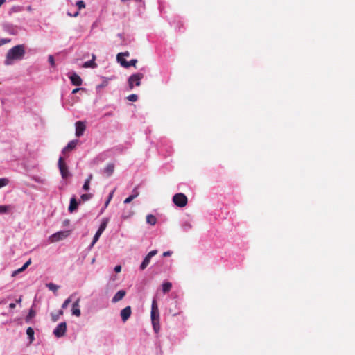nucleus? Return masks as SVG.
<instances>
[{"label":"nucleus","instance_id":"1","mask_svg":"<svg viewBox=\"0 0 355 355\" xmlns=\"http://www.w3.org/2000/svg\"><path fill=\"white\" fill-rule=\"evenodd\" d=\"M25 54L24 45H17L11 48L7 53L5 60V64H12L15 60H21Z\"/></svg>","mask_w":355,"mask_h":355},{"label":"nucleus","instance_id":"2","mask_svg":"<svg viewBox=\"0 0 355 355\" xmlns=\"http://www.w3.org/2000/svg\"><path fill=\"white\" fill-rule=\"evenodd\" d=\"M144 78V74L141 73H137L131 75L128 80V85L130 89L134 87V85L139 86L141 85V80Z\"/></svg>","mask_w":355,"mask_h":355},{"label":"nucleus","instance_id":"3","mask_svg":"<svg viewBox=\"0 0 355 355\" xmlns=\"http://www.w3.org/2000/svg\"><path fill=\"white\" fill-rule=\"evenodd\" d=\"M187 201V197L182 193H176L173 197V203L179 207H183L186 206Z\"/></svg>","mask_w":355,"mask_h":355},{"label":"nucleus","instance_id":"4","mask_svg":"<svg viewBox=\"0 0 355 355\" xmlns=\"http://www.w3.org/2000/svg\"><path fill=\"white\" fill-rule=\"evenodd\" d=\"M69 231H59L50 236L49 240L52 243L58 242L67 238L69 236Z\"/></svg>","mask_w":355,"mask_h":355},{"label":"nucleus","instance_id":"5","mask_svg":"<svg viewBox=\"0 0 355 355\" xmlns=\"http://www.w3.org/2000/svg\"><path fill=\"white\" fill-rule=\"evenodd\" d=\"M67 331V323L65 322H60L53 330V334L57 338L64 336Z\"/></svg>","mask_w":355,"mask_h":355},{"label":"nucleus","instance_id":"6","mask_svg":"<svg viewBox=\"0 0 355 355\" xmlns=\"http://www.w3.org/2000/svg\"><path fill=\"white\" fill-rule=\"evenodd\" d=\"M150 318L151 321L159 320V309L155 299H153L152 302Z\"/></svg>","mask_w":355,"mask_h":355},{"label":"nucleus","instance_id":"7","mask_svg":"<svg viewBox=\"0 0 355 355\" xmlns=\"http://www.w3.org/2000/svg\"><path fill=\"white\" fill-rule=\"evenodd\" d=\"M157 254V250H153L144 257L143 261L140 265V270H144L150 263L151 258Z\"/></svg>","mask_w":355,"mask_h":355},{"label":"nucleus","instance_id":"8","mask_svg":"<svg viewBox=\"0 0 355 355\" xmlns=\"http://www.w3.org/2000/svg\"><path fill=\"white\" fill-rule=\"evenodd\" d=\"M58 168L62 178L66 179L69 176V172L66 164L63 162V159L60 157L58 160Z\"/></svg>","mask_w":355,"mask_h":355},{"label":"nucleus","instance_id":"9","mask_svg":"<svg viewBox=\"0 0 355 355\" xmlns=\"http://www.w3.org/2000/svg\"><path fill=\"white\" fill-rule=\"evenodd\" d=\"M86 128L85 123L83 121H78L76 123V135L80 137L83 135Z\"/></svg>","mask_w":355,"mask_h":355},{"label":"nucleus","instance_id":"10","mask_svg":"<svg viewBox=\"0 0 355 355\" xmlns=\"http://www.w3.org/2000/svg\"><path fill=\"white\" fill-rule=\"evenodd\" d=\"M69 78L73 85L80 86L82 85L83 80L75 72L69 73Z\"/></svg>","mask_w":355,"mask_h":355},{"label":"nucleus","instance_id":"11","mask_svg":"<svg viewBox=\"0 0 355 355\" xmlns=\"http://www.w3.org/2000/svg\"><path fill=\"white\" fill-rule=\"evenodd\" d=\"M131 307L130 306H126L121 311V317L123 322H125L131 315Z\"/></svg>","mask_w":355,"mask_h":355},{"label":"nucleus","instance_id":"12","mask_svg":"<svg viewBox=\"0 0 355 355\" xmlns=\"http://www.w3.org/2000/svg\"><path fill=\"white\" fill-rule=\"evenodd\" d=\"M80 298H78L76 302H73L72 304V309L71 312L72 315H76V317H79L81 314L80 309Z\"/></svg>","mask_w":355,"mask_h":355},{"label":"nucleus","instance_id":"13","mask_svg":"<svg viewBox=\"0 0 355 355\" xmlns=\"http://www.w3.org/2000/svg\"><path fill=\"white\" fill-rule=\"evenodd\" d=\"M126 295V291L125 290H119L114 295L112 299V303H116L121 300Z\"/></svg>","mask_w":355,"mask_h":355},{"label":"nucleus","instance_id":"14","mask_svg":"<svg viewBox=\"0 0 355 355\" xmlns=\"http://www.w3.org/2000/svg\"><path fill=\"white\" fill-rule=\"evenodd\" d=\"M77 139L71 140L68 144L62 149V153H65L67 151L71 150L75 148L78 143Z\"/></svg>","mask_w":355,"mask_h":355},{"label":"nucleus","instance_id":"15","mask_svg":"<svg viewBox=\"0 0 355 355\" xmlns=\"http://www.w3.org/2000/svg\"><path fill=\"white\" fill-rule=\"evenodd\" d=\"M78 206V203L75 196L72 197L70 200V204H69V206L68 208L69 211L72 213L73 211L77 209Z\"/></svg>","mask_w":355,"mask_h":355},{"label":"nucleus","instance_id":"16","mask_svg":"<svg viewBox=\"0 0 355 355\" xmlns=\"http://www.w3.org/2000/svg\"><path fill=\"white\" fill-rule=\"evenodd\" d=\"M96 56L95 55L92 54V59L91 60L85 62L83 67L85 68H96L97 64L95 62Z\"/></svg>","mask_w":355,"mask_h":355},{"label":"nucleus","instance_id":"17","mask_svg":"<svg viewBox=\"0 0 355 355\" xmlns=\"http://www.w3.org/2000/svg\"><path fill=\"white\" fill-rule=\"evenodd\" d=\"M114 170V164H108L103 169L104 173L107 175V176H110L112 175Z\"/></svg>","mask_w":355,"mask_h":355},{"label":"nucleus","instance_id":"18","mask_svg":"<svg viewBox=\"0 0 355 355\" xmlns=\"http://www.w3.org/2000/svg\"><path fill=\"white\" fill-rule=\"evenodd\" d=\"M109 221H110V218H102L101 225H100L98 230L101 232H103L104 230L106 229L107 225Z\"/></svg>","mask_w":355,"mask_h":355},{"label":"nucleus","instance_id":"19","mask_svg":"<svg viewBox=\"0 0 355 355\" xmlns=\"http://www.w3.org/2000/svg\"><path fill=\"white\" fill-rule=\"evenodd\" d=\"M181 227L183 231L189 232L192 228V225L189 220H183Z\"/></svg>","mask_w":355,"mask_h":355},{"label":"nucleus","instance_id":"20","mask_svg":"<svg viewBox=\"0 0 355 355\" xmlns=\"http://www.w3.org/2000/svg\"><path fill=\"white\" fill-rule=\"evenodd\" d=\"M31 263V259H29L24 265L21 268L15 270L13 272H12V276H15L17 274L24 271L30 264Z\"/></svg>","mask_w":355,"mask_h":355},{"label":"nucleus","instance_id":"21","mask_svg":"<svg viewBox=\"0 0 355 355\" xmlns=\"http://www.w3.org/2000/svg\"><path fill=\"white\" fill-rule=\"evenodd\" d=\"M146 223L151 225H155L157 223L156 217L153 214H148L146 216Z\"/></svg>","mask_w":355,"mask_h":355},{"label":"nucleus","instance_id":"22","mask_svg":"<svg viewBox=\"0 0 355 355\" xmlns=\"http://www.w3.org/2000/svg\"><path fill=\"white\" fill-rule=\"evenodd\" d=\"M103 234V232L97 230L96 234H94V237H93V240H92V242L90 245V248H92L94 246V245L98 241V240L99 239L101 235Z\"/></svg>","mask_w":355,"mask_h":355},{"label":"nucleus","instance_id":"23","mask_svg":"<svg viewBox=\"0 0 355 355\" xmlns=\"http://www.w3.org/2000/svg\"><path fill=\"white\" fill-rule=\"evenodd\" d=\"M172 287L171 282H166L162 284V291L164 293H168Z\"/></svg>","mask_w":355,"mask_h":355},{"label":"nucleus","instance_id":"24","mask_svg":"<svg viewBox=\"0 0 355 355\" xmlns=\"http://www.w3.org/2000/svg\"><path fill=\"white\" fill-rule=\"evenodd\" d=\"M26 334L31 342L34 340V330L32 327L27 328Z\"/></svg>","mask_w":355,"mask_h":355},{"label":"nucleus","instance_id":"25","mask_svg":"<svg viewBox=\"0 0 355 355\" xmlns=\"http://www.w3.org/2000/svg\"><path fill=\"white\" fill-rule=\"evenodd\" d=\"M137 62V60L136 59H132L130 61H124V63L123 64V67L125 68H128L131 66H135L136 63Z\"/></svg>","mask_w":355,"mask_h":355},{"label":"nucleus","instance_id":"26","mask_svg":"<svg viewBox=\"0 0 355 355\" xmlns=\"http://www.w3.org/2000/svg\"><path fill=\"white\" fill-rule=\"evenodd\" d=\"M153 330L155 333H158L160 330L159 320L151 321Z\"/></svg>","mask_w":355,"mask_h":355},{"label":"nucleus","instance_id":"27","mask_svg":"<svg viewBox=\"0 0 355 355\" xmlns=\"http://www.w3.org/2000/svg\"><path fill=\"white\" fill-rule=\"evenodd\" d=\"M10 207V205H0V214H7Z\"/></svg>","mask_w":355,"mask_h":355},{"label":"nucleus","instance_id":"28","mask_svg":"<svg viewBox=\"0 0 355 355\" xmlns=\"http://www.w3.org/2000/svg\"><path fill=\"white\" fill-rule=\"evenodd\" d=\"M9 182H10V180L7 178H0V189L8 185L9 184Z\"/></svg>","mask_w":355,"mask_h":355},{"label":"nucleus","instance_id":"29","mask_svg":"<svg viewBox=\"0 0 355 355\" xmlns=\"http://www.w3.org/2000/svg\"><path fill=\"white\" fill-rule=\"evenodd\" d=\"M46 287L53 291V292H56L57 290L58 289L59 286L53 283H49L46 284Z\"/></svg>","mask_w":355,"mask_h":355},{"label":"nucleus","instance_id":"30","mask_svg":"<svg viewBox=\"0 0 355 355\" xmlns=\"http://www.w3.org/2000/svg\"><path fill=\"white\" fill-rule=\"evenodd\" d=\"M63 315V311L62 310H60L58 313V314H51V317H52V320L53 322H56L60 316L62 315Z\"/></svg>","mask_w":355,"mask_h":355},{"label":"nucleus","instance_id":"31","mask_svg":"<svg viewBox=\"0 0 355 355\" xmlns=\"http://www.w3.org/2000/svg\"><path fill=\"white\" fill-rule=\"evenodd\" d=\"M92 198V194H91V193H85V194H82L80 196V199L83 202L89 200Z\"/></svg>","mask_w":355,"mask_h":355},{"label":"nucleus","instance_id":"32","mask_svg":"<svg viewBox=\"0 0 355 355\" xmlns=\"http://www.w3.org/2000/svg\"><path fill=\"white\" fill-rule=\"evenodd\" d=\"M126 98L130 101L135 102L138 99V96L137 94H132L128 96Z\"/></svg>","mask_w":355,"mask_h":355},{"label":"nucleus","instance_id":"33","mask_svg":"<svg viewBox=\"0 0 355 355\" xmlns=\"http://www.w3.org/2000/svg\"><path fill=\"white\" fill-rule=\"evenodd\" d=\"M71 298H72V295H71L69 297H68L67 299H66L64 300V302H63L62 305V309H66L69 304L71 302Z\"/></svg>","mask_w":355,"mask_h":355},{"label":"nucleus","instance_id":"34","mask_svg":"<svg viewBox=\"0 0 355 355\" xmlns=\"http://www.w3.org/2000/svg\"><path fill=\"white\" fill-rule=\"evenodd\" d=\"M76 4L78 7L79 9H82L85 7V3L82 0L78 1Z\"/></svg>","mask_w":355,"mask_h":355},{"label":"nucleus","instance_id":"35","mask_svg":"<svg viewBox=\"0 0 355 355\" xmlns=\"http://www.w3.org/2000/svg\"><path fill=\"white\" fill-rule=\"evenodd\" d=\"M48 61L51 67H55V60H54V58L53 55H49Z\"/></svg>","mask_w":355,"mask_h":355},{"label":"nucleus","instance_id":"36","mask_svg":"<svg viewBox=\"0 0 355 355\" xmlns=\"http://www.w3.org/2000/svg\"><path fill=\"white\" fill-rule=\"evenodd\" d=\"M89 184H90V182H88V180H85V182H84V184L83 186V189L84 191H88L89 189Z\"/></svg>","mask_w":355,"mask_h":355},{"label":"nucleus","instance_id":"37","mask_svg":"<svg viewBox=\"0 0 355 355\" xmlns=\"http://www.w3.org/2000/svg\"><path fill=\"white\" fill-rule=\"evenodd\" d=\"M139 193L137 190V187H135L132 191V194L131 196L134 198H136L138 196H139Z\"/></svg>","mask_w":355,"mask_h":355},{"label":"nucleus","instance_id":"38","mask_svg":"<svg viewBox=\"0 0 355 355\" xmlns=\"http://www.w3.org/2000/svg\"><path fill=\"white\" fill-rule=\"evenodd\" d=\"M129 55H130V53L128 51L122 52V53H119L117 54L116 58L119 59L120 57H125V56L128 57Z\"/></svg>","mask_w":355,"mask_h":355},{"label":"nucleus","instance_id":"39","mask_svg":"<svg viewBox=\"0 0 355 355\" xmlns=\"http://www.w3.org/2000/svg\"><path fill=\"white\" fill-rule=\"evenodd\" d=\"M113 193H114V191H112V193H110L107 200L105 202V207H107L108 206L111 199L112 198Z\"/></svg>","mask_w":355,"mask_h":355},{"label":"nucleus","instance_id":"40","mask_svg":"<svg viewBox=\"0 0 355 355\" xmlns=\"http://www.w3.org/2000/svg\"><path fill=\"white\" fill-rule=\"evenodd\" d=\"M135 198L131 196L130 195L128 198H126L124 200V203L125 204H128L130 203L132 200H133Z\"/></svg>","mask_w":355,"mask_h":355},{"label":"nucleus","instance_id":"41","mask_svg":"<svg viewBox=\"0 0 355 355\" xmlns=\"http://www.w3.org/2000/svg\"><path fill=\"white\" fill-rule=\"evenodd\" d=\"M10 39H1L0 40V46L3 45L10 42Z\"/></svg>","mask_w":355,"mask_h":355},{"label":"nucleus","instance_id":"42","mask_svg":"<svg viewBox=\"0 0 355 355\" xmlns=\"http://www.w3.org/2000/svg\"><path fill=\"white\" fill-rule=\"evenodd\" d=\"M117 61L121 64V66H123V64L124 63V61H126L123 57H120L119 59L116 58Z\"/></svg>","mask_w":355,"mask_h":355},{"label":"nucleus","instance_id":"43","mask_svg":"<svg viewBox=\"0 0 355 355\" xmlns=\"http://www.w3.org/2000/svg\"><path fill=\"white\" fill-rule=\"evenodd\" d=\"M85 89L84 88H82V87H77V88H75L73 91H72V94H76L77 92H78L80 90H84Z\"/></svg>","mask_w":355,"mask_h":355},{"label":"nucleus","instance_id":"44","mask_svg":"<svg viewBox=\"0 0 355 355\" xmlns=\"http://www.w3.org/2000/svg\"><path fill=\"white\" fill-rule=\"evenodd\" d=\"M121 270V266L120 265H117L114 267V271L116 272H119Z\"/></svg>","mask_w":355,"mask_h":355},{"label":"nucleus","instance_id":"45","mask_svg":"<svg viewBox=\"0 0 355 355\" xmlns=\"http://www.w3.org/2000/svg\"><path fill=\"white\" fill-rule=\"evenodd\" d=\"M35 315V311L33 310V309H31L29 313H28V318H32Z\"/></svg>","mask_w":355,"mask_h":355},{"label":"nucleus","instance_id":"46","mask_svg":"<svg viewBox=\"0 0 355 355\" xmlns=\"http://www.w3.org/2000/svg\"><path fill=\"white\" fill-rule=\"evenodd\" d=\"M171 254H172L171 251H166V252H164L163 253V256L164 257H168V256L171 255Z\"/></svg>","mask_w":355,"mask_h":355},{"label":"nucleus","instance_id":"47","mask_svg":"<svg viewBox=\"0 0 355 355\" xmlns=\"http://www.w3.org/2000/svg\"><path fill=\"white\" fill-rule=\"evenodd\" d=\"M78 14H79V12H78V11L76 12H75V13H73V14H71V13H69V12H68V13H67V15H69V16H71V17H77V16L78 15Z\"/></svg>","mask_w":355,"mask_h":355},{"label":"nucleus","instance_id":"48","mask_svg":"<svg viewBox=\"0 0 355 355\" xmlns=\"http://www.w3.org/2000/svg\"><path fill=\"white\" fill-rule=\"evenodd\" d=\"M92 178H93L92 174H89V175H88L87 178L85 180H88V182H91V180H92Z\"/></svg>","mask_w":355,"mask_h":355},{"label":"nucleus","instance_id":"49","mask_svg":"<svg viewBox=\"0 0 355 355\" xmlns=\"http://www.w3.org/2000/svg\"><path fill=\"white\" fill-rule=\"evenodd\" d=\"M15 306H16V304L15 303H10L9 304V308L11 309H15Z\"/></svg>","mask_w":355,"mask_h":355},{"label":"nucleus","instance_id":"50","mask_svg":"<svg viewBox=\"0 0 355 355\" xmlns=\"http://www.w3.org/2000/svg\"><path fill=\"white\" fill-rule=\"evenodd\" d=\"M112 112H108V113H105V116H112Z\"/></svg>","mask_w":355,"mask_h":355},{"label":"nucleus","instance_id":"51","mask_svg":"<svg viewBox=\"0 0 355 355\" xmlns=\"http://www.w3.org/2000/svg\"><path fill=\"white\" fill-rule=\"evenodd\" d=\"M35 181L37 182H42V181L40 180L39 178H34Z\"/></svg>","mask_w":355,"mask_h":355},{"label":"nucleus","instance_id":"52","mask_svg":"<svg viewBox=\"0 0 355 355\" xmlns=\"http://www.w3.org/2000/svg\"><path fill=\"white\" fill-rule=\"evenodd\" d=\"M6 2V0H0V6L4 3Z\"/></svg>","mask_w":355,"mask_h":355},{"label":"nucleus","instance_id":"53","mask_svg":"<svg viewBox=\"0 0 355 355\" xmlns=\"http://www.w3.org/2000/svg\"><path fill=\"white\" fill-rule=\"evenodd\" d=\"M103 87H104V85H103V84L98 85V86H97V88Z\"/></svg>","mask_w":355,"mask_h":355},{"label":"nucleus","instance_id":"54","mask_svg":"<svg viewBox=\"0 0 355 355\" xmlns=\"http://www.w3.org/2000/svg\"><path fill=\"white\" fill-rule=\"evenodd\" d=\"M21 301V298H19L18 300H17V303H20Z\"/></svg>","mask_w":355,"mask_h":355}]
</instances>
